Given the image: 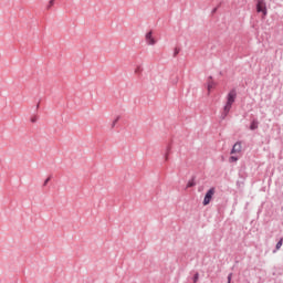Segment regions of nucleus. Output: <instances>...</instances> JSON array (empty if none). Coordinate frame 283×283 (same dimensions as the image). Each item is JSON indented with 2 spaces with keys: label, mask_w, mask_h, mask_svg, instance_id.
<instances>
[{
  "label": "nucleus",
  "mask_w": 283,
  "mask_h": 283,
  "mask_svg": "<svg viewBox=\"0 0 283 283\" xmlns=\"http://www.w3.org/2000/svg\"><path fill=\"white\" fill-rule=\"evenodd\" d=\"M238 97V93L235 90H232L227 95V102L223 106V112L221 113V119L224 120L227 116H229V113L231 112V107H233V104L235 103V98Z\"/></svg>",
  "instance_id": "1"
},
{
  "label": "nucleus",
  "mask_w": 283,
  "mask_h": 283,
  "mask_svg": "<svg viewBox=\"0 0 283 283\" xmlns=\"http://www.w3.org/2000/svg\"><path fill=\"white\" fill-rule=\"evenodd\" d=\"M216 195V188H210L207 192L206 196L203 198V207H207V205H209L213 198V196Z\"/></svg>",
  "instance_id": "2"
},
{
  "label": "nucleus",
  "mask_w": 283,
  "mask_h": 283,
  "mask_svg": "<svg viewBox=\"0 0 283 283\" xmlns=\"http://www.w3.org/2000/svg\"><path fill=\"white\" fill-rule=\"evenodd\" d=\"M256 12H262L263 17H266V1L264 0H258L256 2Z\"/></svg>",
  "instance_id": "3"
},
{
  "label": "nucleus",
  "mask_w": 283,
  "mask_h": 283,
  "mask_svg": "<svg viewBox=\"0 0 283 283\" xmlns=\"http://www.w3.org/2000/svg\"><path fill=\"white\" fill-rule=\"evenodd\" d=\"M146 43H147V45H154L156 43V39H154L151 31L146 33Z\"/></svg>",
  "instance_id": "4"
},
{
  "label": "nucleus",
  "mask_w": 283,
  "mask_h": 283,
  "mask_svg": "<svg viewBox=\"0 0 283 283\" xmlns=\"http://www.w3.org/2000/svg\"><path fill=\"white\" fill-rule=\"evenodd\" d=\"M240 151H242V144L238 142L233 145L231 154H240Z\"/></svg>",
  "instance_id": "5"
},
{
  "label": "nucleus",
  "mask_w": 283,
  "mask_h": 283,
  "mask_svg": "<svg viewBox=\"0 0 283 283\" xmlns=\"http://www.w3.org/2000/svg\"><path fill=\"white\" fill-rule=\"evenodd\" d=\"M259 125H260V122H258V119H253L250 125L251 132H255V129H258Z\"/></svg>",
  "instance_id": "6"
},
{
  "label": "nucleus",
  "mask_w": 283,
  "mask_h": 283,
  "mask_svg": "<svg viewBox=\"0 0 283 283\" xmlns=\"http://www.w3.org/2000/svg\"><path fill=\"white\" fill-rule=\"evenodd\" d=\"M191 187H196V181H193V179L188 181V184H187L188 189L191 188Z\"/></svg>",
  "instance_id": "7"
},
{
  "label": "nucleus",
  "mask_w": 283,
  "mask_h": 283,
  "mask_svg": "<svg viewBox=\"0 0 283 283\" xmlns=\"http://www.w3.org/2000/svg\"><path fill=\"white\" fill-rule=\"evenodd\" d=\"M282 244H283V239H281V240L276 243V251H280V249H282Z\"/></svg>",
  "instance_id": "8"
},
{
  "label": "nucleus",
  "mask_w": 283,
  "mask_h": 283,
  "mask_svg": "<svg viewBox=\"0 0 283 283\" xmlns=\"http://www.w3.org/2000/svg\"><path fill=\"white\" fill-rule=\"evenodd\" d=\"M178 54H180V49L176 48L174 51V56H178Z\"/></svg>",
  "instance_id": "9"
},
{
  "label": "nucleus",
  "mask_w": 283,
  "mask_h": 283,
  "mask_svg": "<svg viewBox=\"0 0 283 283\" xmlns=\"http://www.w3.org/2000/svg\"><path fill=\"white\" fill-rule=\"evenodd\" d=\"M140 72H143V69L140 66H137L135 69V74H140Z\"/></svg>",
  "instance_id": "10"
},
{
  "label": "nucleus",
  "mask_w": 283,
  "mask_h": 283,
  "mask_svg": "<svg viewBox=\"0 0 283 283\" xmlns=\"http://www.w3.org/2000/svg\"><path fill=\"white\" fill-rule=\"evenodd\" d=\"M230 163H238V157L231 156L230 157Z\"/></svg>",
  "instance_id": "11"
},
{
  "label": "nucleus",
  "mask_w": 283,
  "mask_h": 283,
  "mask_svg": "<svg viewBox=\"0 0 283 283\" xmlns=\"http://www.w3.org/2000/svg\"><path fill=\"white\" fill-rule=\"evenodd\" d=\"M52 6H54V0L49 1L48 10H50L52 8Z\"/></svg>",
  "instance_id": "12"
},
{
  "label": "nucleus",
  "mask_w": 283,
  "mask_h": 283,
  "mask_svg": "<svg viewBox=\"0 0 283 283\" xmlns=\"http://www.w3.org/2000/svg\"><path fill=\"white\" fill-rule=\"evenodd\" d=\"M199 277H200V274L196 273L195 276H193V282L195 283L198 282Z\"/></svg>",
  "instance_id": "13"
},
{
  "label": "nucleus",
  "mask_w": 283,
  "mask_h": 283,
  "mask_svg": "<svg viewBox=\"0 0 283 283\" xmlns=\"http://www.w3.org/2000/svg\"><path fill=\"white\" fill-rule=\"evenodd\" d=\"M165 160H169V148H167V153L165 154Z\"/></svg>",
  "instance_id": "14"
},
{
  "label": "nucleus",
  "mask_w": 283,
  "mask_h": 283,
  "mask_svg": "<svg viewBox=\"0 0 283 283\" xmlns=\"http://www.w3.org/2000/svg\"><path fill=\"white\" fill-rule=\"evenodd\" d=\"M231 277H233V273H230V274L228 275V283H231Z\"/></svg>",
  "instance_id": "15"
},
{
  "label": "nucleus",
  "mask_w": 283,
  "mask_h": 283,
  "mask_svg": "<svg viewBox=\"0 0 283 283\" xmlns=\"http://www.w3.org/2000/svg\"><path fill=\"white\" fill-rule=\"evenodd\" d=\"M118 118H119V117H117V118L113 122L112 127H116V123H118Z\"/></svg>",
  "instance_id": "16"
},
{
  "label": "nucleus",
  "mask_w": 283,
  "mask_h": 283,
  "mask_svg": "<svg viewBox=\"0 0 283 283\" xmlns=\"http://www.w3.org/2000/svg\"><path fill=\"white\" fill-rule=\"evenodd\" d=\"M211 87H213L212 84H208V92H211Z\"/></svg>",
  "instance_id": "17"
},
{
  "label": "nucleus",
  "mask_w": 283,
  "mask_h": 283,
  "mask_svg": "<svg viewBox=\"0 0 283 283\" xmlns=\"http://www.w3.org/2000/svg\"><path fill=\"white\" fill-rule=\"evenodd\" d=\"M49 182H50V177L45 179V181H44V187H45V185H48Z\"/></svg>",
  "instance_id": "18"
},
{
  "label": "nucleus",
  "mask_w": 283,
  "mask_h": 283,
  "mask_svg": "<svg viewBox=\"0 0 283 283\" xmlns=\"http://www.w3.org/2000/svg\"><path fill=\"white\" fill-rule=\"evenodd\" d=\"M216 12H218V8H214V9L212 10V14H216Z\"/></svg>",
  "instance_id": "19"
},
{
  "label": "nucleus",
  "mask_w": 283,
  "mask_h": 283,
  "mask_svg": "<svg viewBox=\"0 0 283 283\" xmlns=\"http://www.w3.org/2000/svg\"><path fill=\"white\" fill-rule=\"evenodd\" d=\"M35 122H36V117H32L31 123H35Z\"/></svg>",
  "instance_id": "20"
}]
</instances>
